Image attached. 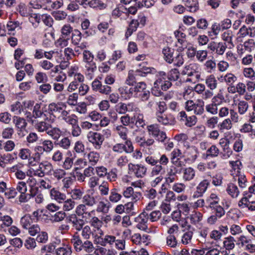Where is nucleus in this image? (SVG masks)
Here are the masks:
<instances>
[{
	"instance_id": "nucleus-1",
	"label": "nucleus",
	"mask_w": 255,
	"mask_h": 255,
	"mask_svg": "<svg viewBox=\"0 0 255 255\" xmlns=\"http://www.w3.org/2000/svg\"><path fill=\"white\" fill-rule=\"evenodd\" d=\"M72 243L73 244L76 252L84 251L88 253H91L95 250L94 245L92 242L87 239L83 241L78 236H73Z\"/></svg>"
},
{
	"instance_id": "nucleus-2",
	"label": "nucleus",
	"mask_w": 255,
	"mask_h": 255,
	"mask_svg": "<svg viewBox=\"0 0 255 255\" xmlns=\"http://www.w3.org/2000/svg\"><path fill=\"white\" fill-rule=\"evenodd\" d=\"M88 141L91 143L95 149L99 150L104 141V136L100 132L90 131L87 134Z\"/></svg>"
},
{
	"instance_id": "nucleus-3",
	"label": "nucleus",
	"mask_w": 255,
	"mask_h": 255,
	"mask_svg": "<svg viewBox=\"0 0 255 255\" xmlns=\"http://www.w3.org/2000/svg\"><path fill=\"white\" fill-rule=\"evenodd\" d=\"M147 168L141 164H132L129 163L128 164V173L133 174L137 178L143 177L146 173Z\"/></svg>"
},
{
	"instance_id": "nucleus-4",
	"label": "nucleus",
	"mask_w": 255,
	"mask_h": 255,
	"mask_svg": "<svg viewBox=\"0 0 255 255\" xmlns=\"http://www.w3.org/2000/svg\"><path fill=\"white\" fill-rule=\"evenodd\" d=\"M116 111L120 114H125L127 113L137 112L139 109L133 102H120L116 106Z\"/></svg>"
},
{
	"instance_id": "nucleus-5",
	"label": "nucleus",
	"mask_w": 255,
	"mask_h": 255,
	"mask_svg": "<svg viewBox=\"0 0 255 255\" xmlns=\"http://www.w3.org/2000/svg\"><path fill=\"white\" fill-rule=\"evenodd\" d=\"M67 224L71 226L73 229L79 232L80 231L85 224L83 219L79 218L75 214H72L67 216L66 218Z\"/></svg>"
},
{
	"instance_id": "nucleus-6",
	"label": "nucleus",
	"mask_w": 255,
	"mask_h": 255,
	"mask_svg": "<svg viewBox=\"0 0 255 255\" xmlns=\"http://www.w3.org/2000/svg\"><path fill=\"white\" fill-rule=\"evenodd\" d=\"M134 147L130 140H127L124 143H116L112 147L113 151L119 153L125 152L127 153H131L133 151Z\"/></svg>"
},
{
	"instance_id": "nucleus-7",
	"label": "nucleus",
	"mask_w": 255,
	"mask_h": 255,
	"mask_svg": "<svg viewBox=\"0 0 255 255\" xmlns=\"http://www.w3.org/2000/svg\"><path fill=\"white\" fill-rule=\"evenodd\" d=\"M238 203L239 207L241 209L248 208L250 211H255V200L252 199V195L246 193Z\"/></svg>"
},
{
	"instance_id": "nucleus-8",
	"label": "nucleus",
	"mask_w": 255,
	"mask_h": 255,
	"mask_svg": "<svg viewBox=\"0 0 255 255\" xmlns=\"http://www.w3.org/2000/svg\"><path fill=\"white\" fill-rule=\"evenodd\" d=\"M237 245L240 248H243L244 250L253 253L255 251V245L252 243L250 239L245 236H241L238 241Z\"/></svg>"
},
{
	"instance_id": "nucleus-9",
	"label": "nucleus",
	"mask_w": 255,
	"mask_h": 255,
	"mask_svg": "<svg viewBox=\"0 0 255 255\" xmlns=\"http://www.w3.org/2000/svg\"><path fill=\"white\" fill-rule=\"evenodd\" d=\"M96 243L102 246L105 247L107 244L113 245L116 242V237L113 235L99 234V236H96Z\"/></svg>"
},
{
	"instance_id": "nucleus-10",
	"label": "nucleus",
	"mask_w": 255,
	"mask_h": 255,
	"mask_svg": "<svg viewBox=\"0 0 255 255\" xmlns=\"http://www.w3.org/2000/svg\"><path fill=\"white\" fill-rule=\"evenodd\" d=\"M174 34L175 37L177 38L178 42L182 45L183 50H185L186 51V53L189 58L191 56V53L190 52L191 46L190 44L187 46V41L184 39L186 36L185 34L179 31H175Z\"/></svg>"
},
{
	"instance_id": "nucleus-11",
	"label": "nucleus",
	"mask_w": 255,
	"mask_h": 255,
	"mask_svg": "<svg viewBox=\"0 0 255 255\" xmlns=\"http://www.w3.org/2000/svg\"><path fill=\"white\" fill-rule=\"evenodd\" d=\"M123 195L127 199H129L134 202L139 200L141 196L139 192H134L132 187H126L123 191Z\"/></svg>"
},
{
	"instance_id": "nucleus-12",
	"label": "nucleus",
	"mask_w": 255,
	"mask_h": 255,
	"mask_svg": "<svg viewBox=\"0 0 255 255\" xmlns=\"http://www.w3.org/2000/svg\"><path fill=\"white\" fill-rule=\"evenodd\" d=\"M227 48V45L223 42H211L208 45V48L218 55H223Z\"/></svg>"
},
{
	"instance_id": "nucleus-13",
	"label": "nucleus",
	"mask_w": 255,
	"mask_h": 255,
	"mask_svg": "<svg viewBox=\"0 0 255 255\" xmlns=\"http://www.w3.org/2000/svg\"><path fill=\"white\" fill-rule=\"evenodd\" d=\"M54 119H49L48 117L44 118V121L37 122L35 125V129L40 132H43L48 131L51 128V123H53Z\"/></svg>"
},
{
	"instance_id": "nucleus-14",
	"label": "nucleus",
	"mask_w": 255,
	"mask_h": 255,
	"mask_svg": "<svg viewBox=\"0 0 255 255\" xmlns=\"http://www.w3.org/2000/svg\"><path fill=\"white\" fill-rule=\"evenodd\" d=\"M156 119L159 123L164 125H174L176 123L175 118L171 115L157 113Z\"/></svg>"
},
{
	"instance_id": "nucleus-15",
	"label": "nucleus",
	"mask_w": 255,
	"mask_h": 255,
	"mask_svg": "<svg viewBox=\"0 0 255 255\" xmlns=\"http://www.w3.org/2000/svg\"><path fill=\"white\" fill-rule=\"evenodd\" d=\"M146 215L147 214L145 212H142L135 219V222L137 223L136 227L142 231H146L148 228L147 222L148 219Z\"/></svg>"
},
{
	"instance_id": "nucleus-16",
	"label": "nucleus",
	"mask_w": 255,
	"mask_h": 255,
	"mask_svg": "<svg viewBox=\"0 0 255 255\" xmlns=\"http://www.w3.org/2000/svg\"><path fill=\"white\" fill-rule=\"evenodd\" d=\"M238 34L239 35L238 39L247 36H249L250 37H255V25L249 26L248 27L245 25L242 26L240 29Z\"/></svg>"
},
{
	"instance_id": "nucleus-17",
	"label": "nucleus",
	"mask_w": 255,
	"mask_h": 255,
	"mask_svg": "<svg viewBox=\"0 0 255 255\" xmlns=\"http://www.w3.org/2000/svg\"><path fill=\"white\" fill-rule=\"evenodd\" d=\"M164 77L160 76L154 82V85L155 88H161L163 91H166L171 86V83L169 80L166 79L165 74Z\"/></svg>"
},
{
	"instance_id": "nucleus-18",
	"label": "nucleus",
	"mask_w": 255,
	"mask_h": 255,
	"mask_svg": "<svg viewBox=\"0 0 255 255\" xmlns=\"http://www.w3.org/2000/svg\"><path fill=\"white\" fill-rule=\"evenodd\" d=\"M174 138L177 141H181L183 143L184 147L186 149V152L189 154L191 139L188 138L187 135L184 133L177 134L175 135Z\"/></svg>"
},
{
	"instance_id": "nucleus-19",
	"label": "nucleus",
	"mask_w": 255,
	"mask_h": 255,
	"mask_svg": "<svg viewBox=\"0 0 255 255\" xmlns=\"http://www.w3.org/2000/svg\"><path fill=\"white\" fill-rule=\"evenodd\" d=\"M81 235L86 240L89 239L91 237L94 238V242L96 243V236H99L96 230H92L89 226L86 225L83 227L82 229Z\"/></svg>"
},
{
	"instance_id": "nucleus-20",
	"label": "nucleus",
	"mask_w": 255,
	"mask_h": 255,
	"mask_svg": "<svg viewBox=\"0 0 255 255\" xmlns=\"http://www.w3.org/2000/svg\"><path fill=\"white\" fill-rule=\"evenodd\" d=\"M226 192L228 195L233 199L237 198L240 193L238 186L233 183L228 184L226 188Z\"/></svg>"
},
{
	"instance_id": "nucleus-21",
	"label": "nucleus",
	"mask_w": 255,
	"mask_h": 255,
	"mask_svg": "<svg viewBox=\"0 0 255 255\" xmlns=\"http://www.w3.org/2000/svg\"><path fill=\"white\" fill-rule=\"evenodd\" d=\"M12 122L18 131H21L24 129L27 125L24 118L16 116L12 117Z\"/></svg>"
},
{
	"instance_id": "nucleus-22",
	"label": "nucleus",
	"mask_w": 255,
	"mask_h": 255,
	"mask_svg": "<svg viewBox=\"0 0 255 255\" xmlns=\"http://www.w3.org/2000/svg\"><path fill=\"white\" fill-rule=\"evenodd\" d=\"M139 77H140V75L136 70H130L128 72L126 83L128 85L132 86L134 83L139 80Z\"/></svg>"
},
{
	"instance_id": "nucleus-23",
	"label": "nucleus",
	"mask_w": 255,
	"mask_h": 255,
	"mask_svg": "<svg viewBox=\"0 0 255 255\" xmlns=\"http://www.w3.org/2000/svg\"><path fill=\"white\" fill-rule=\"evenodd\" d=\"M64 107L66 108V105L62 103H52L48 105V110L51 115H57L60 113Z\"/></svg>"
},
{
	"instance_id": "nucleus-24",
	"label": "nucleus",
	"mask_w": 255,
	"mask_h": 255,
	"mask_svg": "<svg viewBox=\"0 0 255 255\" xmlns=\"http://www.w3.org/2000/svg\"><path fill=\"white\" fill-rule=\"evenodd\" d=\"M71 199L73 201H80L84 195V189L80 188H74L69 192Z\"/></svg>"
},
{
	"instance_id": "nucleus-25",
	"label": "nucleus",
	"mask_w": 255,
	"mask_h": 255,
	"mask_svg": "<svg viewBox=\"0 0 255 255\" xmlns=\"http://www.w3.org/2000/svg\"><path fill=\"white\" fill-rule=\"evenodd\" d=\"M135 141L140 147L143 148H147L155 142L153 138H149L146 139L143 136H137L135 138Z\"/></svg>"
},
{
	"instance_id": "nucleus-26",
	"label": "nucleus",
	"mask_w": 255,
	"mask_h": 255,
	"mask_svg": "<svg viewBox=\"0 0 255 255\" xmlns=\"http://www.w3.org/2000/svg\"><path fill=\"white\" fill-rule=\"evenodd\" d=\"M50 196L51 198L59 203H63L66 199V195L63 193H61L55 188H53L50 191Z\"/></svg>"
},
{
	"instance_id": "nucleus-27",
	"label": "nucleus",
	"mask_w": 255,
	"mask_h": 255,
	"mask_svg": "<svg viewBox=\"0 0 255 255\" xmlns=\"http://www.w3.org/2000/svg\"><path fill=\"white\" fill-rule=\"evenodd\" d=\"M46 8L51 10L52 9H57L60 8L63 4V0H50L44 1Z\"/></svg>"
},
{
	"instance_id": "nucleus-28",
	"label": "nucleus",
	"mask_w": 255,
	"mask_h": 255,
	"mask_svg": "<svg viewBox=\"0 0 255 255\" xmlns=\"http://www.w3.org/2000/svg\"><path fill=\"white\" fill-rule=\"evenodd\" d=\"M90 224L96 230V232L99 234L103 235V231L101 229L103 225L102 221L100 220L97 217H93L90 221Z\"/></svg>"
},
{
	"instance_id": "nucleus-29",
	"label": "nucleus",
	"mask_w": 255,
	"mask_h": 255,
	"mask_svg": "<svg viewBox=\"0 0 255 255\" xmlns=\"http://www.w3.org/2000/svg\"><path fill=\"white\" fill-rule=\"evenodd\" d=\"M62 131L57 127H52V125L51 128H49L46 133L52 137V138L56 141L59 139L61 135Z\"/></svg>"
},
{
	"instance_id": "nucleus-30",
	"label": "nucleus",
	"mask_w": 255,
	"mask_h": 255,
	"mask_svg": "<svg viewBox=\"0 0 255 255\" xmlns=\"http://www.w3.org/2000/svg\"><path fill=\"white\" fill-rule=\"evenodd\" d=\"M14 160V157L10 153H0V166L4 168L8 163L12 162Z\"/></svg>"
},
{
	"instance_id": "nucleus-31",
	"label": "nucleus",
	"mask_w": 255,
	"mask_h": 255,
	"mask_svg": "<svg viewBox=\"0 0 255 255\" xmlns=\"http://www.w3.org/2000/svg\"><path fill=\"white\" fill-rule=\"evenodd\" d=\"M86 74L90 78L93 77L94 73L97 69L96 63L93 61L84 62Z\"/></svg>"
},
{
	"instance_id": "nucleus-32",
	"label": "nucleus",
	"mask_w": 255,
	"mask_h": 255,
	"mask_svg": "<svg viewBox=\"0 0 255 255\" xmlns=\"http://www.w3.org/2000/svg\"><path fill=\"white\" fill-rule=\"evenodd\" d=\"M26 185L27 184L29 187V192L31 194L36 195V193L38 192V187L36 186L37 181L34 177H29L26 180Z\"/></svg>"
},
{
	"instance_id": "nucleus-33",
	"label": "nucleus",
	"mask_w": 255,
	"mask_h": 255,
	"mask_svg": "<svg viewBox=\"0 0 255 255\" xmlns=\"http://www.w3.org/2000/svg\"><path fill=\"white\" fill-rule=\"evenodd\" d=\"M32 116L36 119L39 118H44L47 117L44 113V111L43 108H41V104L38 103L36 104L33 107Z\"/></svg>"
},
{
	"instance_id": "nucleus-34",
	"label": "nucleus",
	"mask_w": 255,
	"mask_h": 255,
	"mask_svg": "<svg viewBox=\"0 0 255 255\" xmlns=\"http://www.w3.org/2000/svg\"><path fill=\"white\" fill-rule=\"evenodd\" d=\"M82 203L85 204L88 207H92L95 206L97 204V202L95 197L93 196L90 194H86L84 195V197L82 199Z\"/></svg>"
},
{
	"instance_id": "nucleus-35",
	"label": "nucleus",
	"mask_w": 255,
	"mask_h": 255,
	"mask_svg": "<svg viewBox=\"0 0 255 255\" xmlns=\"http://www.w3.org/2000/svg\"><path fill=\"white\" fill-rule=\"evenodd\" d=\"M153 68L146 66L144 63H141L139 65V68L136 69L140 77H145L147 74L152 73Z\"/></svg>"
},
{
	"instance_id": "nucleus-36",
	"label": "nucleus",
	"mask_w": 255,
	"mask_h": 255,
	"mask_svg": "<svg viewBox=\"0 0 255 255\" xmlns=\"http://www.w3.org/2000/svg\"><path fill=\"white\" fill-rule=\"evenodd\" d=\"M220 201V198L215 193H211L207 199L206 202L210 208H212L217 205Z\"/></svg>"
},
{
	"instance_id": "nucleus-37",
	"label": "nucleus",
	"mask_w": 255,
	"mask_h": 255,
	"mask_svg": "<svg viewBox=\"0 0 255 255\" xmlns=\"http://www.w3.org/2000/svg\"><path fill=\"white\" fill-rule=\"evenodd\" d=\"M121 95H124L126 98H130L134 94L133 87L124 86L119 89Z\"/></svg>"
},
{
	"instance_id": "nucleus-38",
	"label": "nucleus",
	"mask_w": 255,
	"mask_h": 255,
	"mask_svg": "<svg viewBox=\"0 0 255 255\" xmlns=\"http://www.w3.org/2000/svg\"><path fill=\"white\" fill-rule=\"evenodd\" d=\"M33 220L29 215L24 216L20 220V224L22 227L26 229L29 228L33 225Z\"/></svg>"
},
{
	"instance_id": "nucleus-39",
	"label": "nucleus",
	"mask_w": 255,
	"mask_h": 255,
	"mask_svg": "<svg viewBox=\"0 0 255 255\" xmlns=\"http://www.w3.org/2000/svg\"><path fill=\"white\" fill-rule=\"evenodd\" d=\"M122 198L121 194H119L116 188H113L111 190L109 197V201L112 203H117Z\"/></svg>"
},
{
	"instance_id": "nucleus-40",
	"label": "nucleus",
	"mask_w": 255,
	"mask_h": 255,
	"mask_svg": "<svg viewBox=\"0 0 255 255\" xmlns=\"http://www.w3.org/2000/svg\"><path fill=\"white\" fill-rule=\"evenodd\" d=\"M237 105L238 113L241 115H244L249 108L248 102L244 100H239Z\"/></svg>"
},
{
	"instance_id": "nucleus-41",
	"label": "nucleus",
	"mask_w": 255,
	"mask_h": 255,
	"mask_svg": "<svg viewBox=\"0 0 255 255\" xmlns=\"http://www.w3.org/2000/svg\"><path fill=\"white\" fill-rule=\"evenodd\" d=\"M116 131L119 136L123 140L126 141L128 139V128L123 126H118L116 128Z\"/></svg>"
},
{
	"instance_id": "nucleus-42",
	"label": "nucleus",
	"mask_w": 255,
	"mask_h": 255,
	"mask_svg": "<svg viewBox=\"0 0 255 255\" xmlns=\"http://www.w3.org/2000/svg\"><path fill=\"white\" fill-rule=\"evenodd\" d=\"M206 84L211 90H213L217 87V80L213 75H210L207 77Z\"/></svg>"
},
{
	"instance_id": "nucleus-43",
	"label": "nucleus",
	"mask_w": 255,
	"mask_h": 255,
	"mask_svg": "<svg viewBox=\"0 0 255 255\" xmlns=\"http://www.w3.org/2000/svg\"><path fill=\"white\" fill-rule=\"evenodd\" d=\"M55 143L64 149H68L71 145V140L68 137H64L59 140L55 141Z\"/></svg>"
},
{
	"instance_id": "nucleus-44",
	"label": "nucleus",
	"mask_w": 255,
	"mask_h": 255,
	"mask_svg": "<svg viewBox=\"0 0 255 255\" xmlns=\"http://www.w3.org/2000/svg\"><path fill=\"white\" fill-rule=\"evenodd\" d=\"M110 207V202L105 203L103 201H100L97 205L96 211L99 213L106 214L109 212Z\"/></svg>"
},
{
	"instance_id": "nucleus-45",
	"label": "nucleus",
	"mask_w": 255,
	"mask_h": 255,
	"mask_svg": "<svg viewBox=\"0 0 255 255\" xmlns=\"http://www.w3.org/2000/svg\"><path fill=\"white\" fill-rule=\"evenodd\" d=\"M235 240L234 237L229 236L225 239L223 242L224 247L227 250H231L235 248Z\"/></svg>"
},
{
	"instance_id": "nucleus-46",
	"label": "nucleus",
	"mask_w": 255,
	"mask_h": 255,
	"mask_svg": "<svg viewBox=\"0 0 255 255\" xmlns=\"http://www.w3.org/2000/svg\"><path fill=\"white\" fill-rule=\"evenodd\" d=\"M145 212L147 214L146 216L148 219L152 222L158 221L161 216V213L159 211H153L151 212L145 211Z\"/></svg>"
},
{
	"instance_id": "nucleus-47",
	"label": "nucleus",
	"mask_w": 255,
	"mask_h": 255,
	"mask_svg": "<svg viewBox=\"0 0 255 255\" xmlns=\"http://www.w3.org/2000/svg\"><path fill=\"white\" fill-rule=\"evenodd\" d=\"M52 175L58 181L62 180L66 175L65 170L61 168H56L53 170V172L51 173Z\"/></svg>"
},
{
	"instance_id": "nucleus-48",
	"label": "nucleus",
	"mask_w": 255,
	"mask_h": 255,
	"mask_svg": "<svg viewBox=\"0 0 255 255\" xmlns=\"http://www.w3.org/2000/svg\"><path fill=\"white\" fill-rule=\"evenodd\" d=\"M164 172L165 171L163 166L161 165L157 164L152 168L150 176L152 177H155L157 176L162 175Z\"/></svg>"
},
{
	"instance_id": "nucleus-49",
	"label": "nucleus",
	"mask_w": 255,
	"mask_h": 255,
	"mask_svg": "<svg viewBox=\"0 0 255 255\" xmlns=\"http://www.w3.org/2000/svg\"><path fill=\"white\" fill-rule=\"evenodd\" d=\"M66 217V214L64 211H59L54 215H51V220L55 222H59L62 221Z\"/></svg>"
},
{
	"instance_id": "nucleus-50",
	"label": "nucleus",
	"mask_w": 255,
	"mask_h": 255,
	"mask_svg": "<svg viewBox=\"0 0 255 255\" xmlns=\"http://www.w3.org/2000/svg\"><path fill=\"white\" fill-rule=\"evenodd\" d=\"M41 15L37 13H31L28 18L29 21L35 28L38 27L41 21Z\"/></svg>"
},
{
	"instance_id": "nucleus-51",
	"label": "nucleus",
	"mask_w": 255,
	"mask_h": 255,
	"mask_svg": "<svg viewBox=\"0 0 255 255\" xmlns=\"http://www.w3.org/2000/svg\"><path fill=\"white\" fill-rule=\"evenodd\" d=\"M216 98L212 99V103L206 106V111L212 115H216L218 113L217 104L215 103Z\"/></svg>"
},
{
	"instance_id": "nucleus-52",
	"label": "nucleus",
	"mask_w": 255,
	"mask_h": 255,
	"mask_svg": "<svg viewBox=\"0 0 255 255\" xmlns=\"http://www.w3.org/2000/svg\"><path fill=\"white\" fill-rule=\"evenodd\" d=\"M237 179L235 178V180H237L240 188L241 189L245 188L247 186V179L244 174L239 173V174H237Z\"/></svg>"
},
{
	"instance_id": "nucleus-53",
	"label": "nucleus",
	"mask_w": 255,
	"mask_h": 255,
	"mask_svg": "<svg viewBox=\"0 0 255 255\" xmlns=\"http://www.w3.org/2000/svg\"><path fill=\"white\" fill-rule=\"evenodd\" d=\"M196 56V59L199 61H203L206 59L207 56V52L205 50H199L196 52L192 48V57Z\"/></svg>"
},
{
	"instance_id": "nucleus-54",
	"label": "nucleus",
	"mask_w": 255,
	"mask_h": 255,
	"mask_svg": "<svg viewBox=\"0 0 255 255\" xmlns=\"http://www.w3.org/2000/svg\"><path fill=\"white\" fill-rule=\"evenodd\" d=\"M162 53L164 55V59L168 63H170L171 60H173V57H174V51L173 49H172L169 47L165 48L162 50Z\"/></svg>"
},
{
	"instance_id": "nucleus-55",
	"label": "nucleus",
	"mask_w": 255,
	"mask_h": 255,
	"mask_svg": "<svg viewBox=\"0 0 255 255\" xmlns=\"http://www.w3.org/2000/svg\"><path fill=\"white\" fill-rule=\"evenodd\" d=\"M90 23L89 20L87 19H85L81 23V27L85 31L84 34L87 36L92 35L95 33L94 31H92L91 28H89Z\"/></svg>"
},
{
	"instance_id": "nucleus-56",
	"label": "nucleus",
	"mask_w": 255,
	"mask_h": 255,
	"mask_svg": "<svg viewBox=\"0 0 255 255\" xmlns=\"http://www.w3.org/2000/svg\"><path fill=\"white\" fill-rule=\"evenodd\" d=\"M89 162L92 165H96L100 159V154L98 152L91 151L88 154Z\"/></svg>"
},
{
	"instance_id": "nucleus-57",
	"label": "nucleus",
	"mask_w": 255,
	"mask_h": 255,
	"mask_svg": "<svg viewBox=\"0 0 255 255\" xmlns=\"http://www.w3.org/2000/svg\"><path fill=\"white\" fill-rule=\"evenodd\" d=\"M82 39L81 32L78 29H74L72 34L71 40L73 44L76 45L79 44Z\"/></svg>"
},
{
	"instance_id": "nucleus-58",
	"label": "nucleus",
	"mask_w": 255,
	"mask_h": 255,
	"mask_svg": "<svg viewBox=\"0 0 255 255\" xmlns=\"http://www.w3.org/2000/svg\"><path fill=\"white\" fill-rule=\"evenodd\" d=\"M41 144L46 153L51 152L54 148V144L52 141L50 139L43 140Z\"/></svg>"
},
{
	"instance_id": "nucleus-59",
	"label": "nucleus",
	"mask_w": 255,
	"mask_h": 255,
	"mask_svg": "<svg viewBox=\"0 0 255 255\" xmlns=\"http://www.w3.org/2000/svg\"><path fill=\"white\" fill-rule=\"evenodd\" d=\"M191 93V89L188 87L187 89L185 90V92H184L183 94V98L185 100H187V101L185 103V109L187 111H191V100L189 99V98H188V96Z\"/></svg>"
},
{
	"instance_id": "nucleus-60",
	"label": "nucleus",
	"mask_w": 255,
	"mask_h": 255,
	"mask_svg": "<svg viewBox=\"0 0 255 255\" xmlns=\"http://www.w3.org/2000/svg\"><path fill=\"white\" fill-rule=\"evenodd\" d=\"M232 127L231 120L227 118L223 121L218 125V128L220 130H229Z\"/></svg>"
},
{
	"instance_id": "nucleus-61",
	"label": "nucleus",
	"mask_w": 255,
	"mask_h": 255,
	"mask_svg": "<svg viewBox=\"0 0 255 255\" xmlns=\"http://www.w3.org/2000/svg\"><path fill=\"white\" fill-rule=\"evenodd\" d=\"M0 221L2 222V224L0 225L1 228L9 227L12 223V220L10 216L3 215L1 212H0Z\"/></svg>"
},
{
	"instance_id": "nucleus-62",
	"label": "nucleus",
	"mask_w": 255,
	"mask_h": 255,
	"mask_svg": "<svg viewBox=\"0 0 255 255\" xmlns=\"http://www.w3.org/2000/svg\"><path fill=\"white\" fill-rule=\"evenodd\" d=\"M179 120L184 123L187 127H191V117H188L184 111H181L179 113Z\"/></svg>"
},
{
	"instance_id": "nucleus-63",
	"label": "nucleus",
	"mask_w": 255,
	"mask_h": 255,
	"mask_svg": "<svg viewBox=\"0 0 255 255\" xmlns=\"http://www.w3.org/2000/svg\"><path fill=\"white\" fill-rule=\"evenodd\" d=\"M75 205L74 201L72 200L71 198L68 199L63 202V209L64 211H69L74 209Z\"/></svg>"
},
{
	"instance_id": "nucleus-64",
	"label": "nucleus",
	"mask_w": 255,
	"mask_h": 255,
	"mask_svg": "<svg viewBox=\"0 0 255 255\" xmlns=\"http://www.w3.org/2000/svg\"><path fill=\"white\" fill-rule=\"evenodd\" d=\"M204 103L202 100H199L197 104H192V110H194L196 114L200 115L204 111Z\"/></svg>"
}]
</instances>
